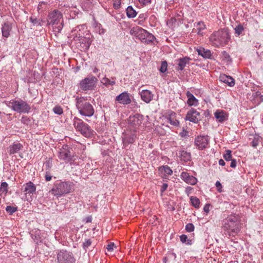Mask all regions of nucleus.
<instances>
[{"label":"nucleus","instance_id":"nucleus-1","mask_svg":"<svg viewBox=\"0 0 263 263\" xmlns=\"http://www.w3.org/2000/svg\"><path fill=\"white\" fill-rule=\"evenodd\" d=\"M240 217L238 215L231 214L223 220V230L230 236H236L240 231Z\"/></svg>","mask_w":263,"mask_h":263},{"label":"nucleus","instance_id":"nucleus-2","mask_svg":"<svg viewBox=\"0 0 263 263\" xmlns=\"http://www.w3.org/2000/svg\"><path fill=\"white\" fill-rule=\"evenodd\" d=\"M230 40V34L226 29H220L213 32L209 37L210 44L216 47L227 45Z\"/></svg>","mask_w":263,"mask_h":263},{"label":"nucleus","instance_id":"nucleus-3","mask_svg":"<svg viewBox=\"0 0 263 263\" xmlns=\"http://www.w3.org/2000/svg\"><path fill=\"white\" fill-rule=\"evenodd\" d=\"M76 106L79 112L83 116L91 117L94 114L93 106L84 98L77 99Z\"/></svg>","mask_w":263,"mask_h":263},{"label":"nucleus","instance_id":"nucleus-4","mask_svg":"<svg viewBox=\"0 0 263 263\" xmlns=\"http://www.w3.org/2000/svg\"><path fill=\"white\" fill-rule=\"evenodd\" d=\"M72 183L70 182H60L54 184L50 192L54 196H61L70 192Z\"/></svg>","mask_w":263,"mask_h":263},{"label":"nucleus","instance_id":"nucleus-5","mask_svg":"<svg viewBox=\"0 0 263 263\" xmlns=\"http://www.w3.org/2000/svg\"><path fill=\"white\" fill-rule=\"evenodd\" d=\"M73 125L77 130L86 137H89L92 134L93 130L90 127L77 118L74 119Z\"/></svg>","mask_w":263,"mask_h":263},{"label":"nucleus","instance_id":"nucleus-6","mask_svg":"<svg viewBox=\"0 0 263 263\" xmlns=\"http://www.w3.org/2000/svg\"><path fill=\"white\" fill-rule=\"evenodd\" d=\"M12 109L18 113H27L30 110V106L23 100H13L10 103Z\"/></svg>","mask_w":263,"mask_h":263},{"label":"nucleus","instance_id":"nucleus-7","mask_svg":"<svg viewBox=\"0 0 263 263\" xmlns=\"http://www.w3.org/2000/svg\"><path fill=\"white\" fill-rule=\"evenodd\" d=\"M59 263H75L76 259L73 254L66 250H61L57 254Z\"/></svg>","mask_w":263,"mask_h":263},{"label":"nucleus","instance_id":"nucleus-8","mask_svg":"<svg viewBox=\"0 0 263 263\" xmlns=\"http://www.w3.org/2000/svg\"><path fill=\"white\" fill-rule=\"evenodd\" d=\"M97 81L96 77L89 76L80 82V87L83 90L92 89L95 87Z\"/></svg>","mask_w":263,"mask_h":263},{"label":"nucleus","instance_id":"nucleus-9","mask_svg":"<svg viewBox=\"0 0 263 263\" xmlns=\"http://www.w3.org/2000/svg\"><path fill=\"white\" fill-rule=\"evenodd\" d=\"M62 14L58 10H54L49 13L47 17V24L49 25H57L60 24L62 18Z\"/></svg>","mask_w":263,"mask_h":263},{"label":"nucleus","instance_id":"nucleus-10","mask_svg":"<svg viewBox=\"0 0 263 263\" xmlns=\"http://www.w3.org/2000/svg\"><path fill=\"white\" fill-rule=\"evenodd\" d=\"M142 123V117L139 115H136L135 116H130L128 119L129 126L131 130L136 132Z\"/></svg>","mask_w":263,"mask_h":263},{"label":"nucleus","instance_id":"nucleus-11","mask_svg":"<svg viewBox=\"0 0 263 263\" xmlns=\"http://www.w3.org/2000/svg\"><path fill=\"white\" fill-rule=\"evenodd\" d=\"M209 142V138L208 136H197L195 140V144L196 147L202 150L207 147Z\"/></svg>","mask_w":263,"mask_h":263},{"label":"nucleus","instance_id":"nucleus-12","mask_svg":"<svg viewBox=\"0 0 263 263\" xmlns=\"http://www.w3.org/2000/svg\"><path fill=\"white\" fill-rule=\"evenodd\" d=\"M200 114L196 110L192 108L186 114L185 119L193 123H197L200 120Z\"/></svg>","mask_w":263,"mask_h":263},{"label":"nucleus","instance_id":"nucleus-13","mask_svg":"<svg viewBox=\"0 0 263 263\" xmlns=\"http://www.w3.org/2000/svg\"><path fill=\"white\" fill-rule=\"evenodd\" d=\"M22 191L25 193L26 197L27 195H30L33 194L36 191V186L31 181L23 184L22 187Z\"/></svg>","mask_w":263,"mask_h":263},{"label":"nucleus","instance_id":"nucleus-14","mask_svg":"<svg viewBox=\"0 0 263 263\" xmlns=\"http://www.w3.org/2000/svg\"><path fill=\"white\" fill-rule=\"evenodd\" d=\"M116 101L123 105H127L131 103L129 94L124 91L117 96L115 99Z\"/></svg>","mask_w":263,"mask_h":263},{"label":"nucleus","instance_id":"nucleus-15","mask_svg":"<svg viewBox=\"0 0 263 263\" xmlns=\"http://www.w3.org/2000/svg\"><path fill=\"white\" fill-rule=\"evenodd\" d=\"M163 117L172 125L178 126L179 124V122L176 119V113L173 111L168 110L163 116Z\"/></svg>","mask_w":263,"mask_h":263},{"label":"nucleus","instance_id":"nucleus-16","mask_svg":"<svg viewBox=\"0 0 263 263\" xmlns=\"http://www.w3.org/2000/svg\"><path fill=\"white\" fill-rule=\"evenodd\" d=\"M180 177L185 182L192 185L196 184L197 182V179L186 172H182Z\"/></svg>","mask_w":263,"mask_h":263},{"label":"nucleus","instance_id":"nucleus-17","mask_svg":"<svg viewBox=\"0 0 263 263\" xmlns=\"http://www.w3.org/2000/svg\"><path fill=\"white\" fill-rule=\"evenodd\" d=\"M59 157L60 159L65 161L66 162H70L72 160V156L70 151L68 149V146L66 145L65 148L60 149Z\"/></svg>","mask_w":263,"mask_h":263},{"label":"nucleus","instance_id":"nucleus-18","mask_svg":"<svg viewBox=\"0 0 263 263\" xmlns=\"http://www.w3.org/2000/svg\"><path fill=\"white\" fill-rule=\"evenodd\" d=\"M140 95L142 101L146 103H149L153 99L154 95L148 90H142Z\"/></svg>","mask_w":263,"mask_h":263},{"label":"nucleus","instance_id":"nucleus-19","mask_svg":"<svg viewBox=\"0 0 263 263\" xmlns=\"http://www.w3.org/2000/svg\"><path fill=\"white\" fill-rule=\"evenodd\" d=\"M214 116L217 120L220 123H223L228 119V114L221 110H216L214 113Z\"/></svg>","mask_w":263,"mask_h":263},{"label":"nucleus","instance_id":"nucleus-20","mask_svg":"<svg viewBox=\"0 0 263 263\" xmlns=\"http://www.w3.org/2000/svg\"><path fill=\"white\" fill-rule=\"evenodd\" d=\"M187 98V104L189 106H197L199 104L198 100L194 97V96L190 91L186 93Z\"/></svg>","mask_w":263,"mask_h":263},{"label":"nucleus","instance_id":"nucleus-21","mask_svg":"<svg viewBox=\"0 0 263 263\" xmlns=\"http://www.w3.org/2000/svg\"><path fill=\"white\" fill-rule=\"evenodd\" d=\"M158 170L162 177H166L173 174V171L168 165L160 166L158 168Z\"/></svg>","mask_w":263,"mask_h":263},{"label":"nucleus","instance_id":"nucleus-22","mask_svg":"<svg viewBox=\"0 0 263 263\" xmlns=\"http://www.w3.org/2000/svg\"><path fill=\"white\" fill-rule=\"evenodd\" d=\"M219 79L221 81L227 84L229 86L232 87L235 85L234 79L230 76L222 74L220 76Z\"/></svg>","mask_w":263,"mask_h":263},{"label":"nucleus","instance_id":"nucleus-23","mask_svg":"<svg viewBox=\"0 0 263 263\" xmlns=\"http://www.w3.org/2000/svg\"><path fill=\"white\" fill-rule=\"evenodd\" d=\"M12 27L11 25L8 23H6L3 26L2 28V35L5 37H8L10 35V31H11Z\"/></svg>","mask_w":263,"mask_h":263},{"label":"nucleus","instance_id":"nucleus-24","mask_svg":"<svg viewBox=\"0 0 263 263\" xmlns=\"http://www.w3.org/2000/svg\"><path fill=\"white\" fill-rule=\"evenodd\" d=\"M191 59L188 57L181 58L178 60V68L180 70H182L186 64H189Z\"/></svg>","mask_w":263,"mask_h":263},{"label":"nucleus","instance_id":"nucleus-25","mask_svg":"<svg viewBox=\"0 0 263 263\" xmlns=\"http://www.w3.org/2000/svg\"><path fill=\"white\" fill-rule=\"evenodd\" d=\"M22 147L23 145L21 143H14L9 146V154L12 155L17 153Z\"/></svg>","mask_w":263,"mask_h":263},{"label":"nucleus","instance_id":"nucleus-26","mask_svg":"<svg viewBox=\"0 0 263 263\" xmlns=\"http://www.w3.org/2000/svg\"><path fill=\"white\" fill-rule=\"evenodd\" d=\"M197 51L199 55L202 56L204 58H210L211 56V52L210 50L205 49L203 48L197 49Z\"/></svg>","mask_w":263,"mask_h":263},{"label":"nucleus","instance_id":"nucleus-27","mask_svg":"<svg viewBox=\"0 0 263 263\" xmlns=\"http://www.w3.org/2000/svg\"><path fill=\"white\" fill-rule=\"evenodd\" d=\"M147 31L142 28H138L137 31V36L141 40L142 42L144 43V40H146V35Z\"/></svg>","mask_w":263,"mask_h":263},{"label":"nucleus","instance_id":"nucleus-28","mask_svg":"<svg viewBox=\"0 0 263 263\" xmlns=\"http://www.w3.org/2000/svg\"><path fill=\"white\" fill-rule=\"evenodd\" d=\"M126 14L128 17L134 18L136 16L137 12L133 7L130 6L126 9Z\"/></svg>","mask_w":263,"mask_h":263},{"label":"nucleus","instance_id":"nucleus-29","mask_svg":"<svg viewBox=\"0 0 263 263\" xmlns=\"http://www.w3.org/2000/svg\"><path fill=\"white\" fill-rule=\"evenodd\" d=\"M253 96L256 99V101L258 104L263 102V96L260 91H257L253 93Z\"/></svg>","mask_w":263,"mask_h":263},{"label":"nucleus","instance_id":"nucleus-30","mask_svg":"<svg viewBox=\"0 0 263 263\" xmlns=\"http://www.w3.org/2000/svg\"><path fill=\"white\" fill-rule=\"evenodd\" d=\"M8 184L6 182H2L0 185V196L2 195L3 194H5V195L8 192Z\"/></svg>","mask_w":263,"mask_h":263},{"label":"nucleus","instance_id":"nucleus-31","mask_svg":"<svg viewBox=\"0 0 263 263\" xmlns=\"http://www.w3.org/2000/svg\"><path fill=\"white\" fill-rule=\"evenodd\" d=\"M179 155L182 159H184V161L189 160L191 158L190 154L187 153L186 151H180Z\"/></svg>","mask_w":263,"mask_h":263},{"label":"nucleus","instance_id":"nucleus-32","mask_svg":"<svg viewBox=\"0 0 263 263\" xmlns=\"http://www.w3.org/2000/svg\"><path fill=\"white\" fill-rule=\"evenodd\" d=\"M192 205L196 208H198L200 205V200L196 197H191L190 198Z\"/></svg>","mask_w":263,"mask_h":263},{"label":"nucleus","instance_id":"nucleus-33","mask_svg":"<svg viewBox=\"0 0 263 263\" xmlns=\"http://www.w3.org/2000/svg\"><path fill=\"white\" fill-rule=\"evenodd\" d=\"M101 82L106 86L108 85L112 86L115 84L116 82L114 80H110L108 78L104 77L102 79Z\"/></svg>","mask_w":263,"mask_h":263},{"label":"nucleus","instance_id":"nucleus-34","mask_svg":"<svg viewBox=\"0 0 263 263\" xmlns=\"http://www.w3.org/2000/svg\"><path fill=\"white\" fill-rule=\"evenodd\" d=\"M155 39L156 37H155L154 35L147 32V33H146V40H144V43L146 44H149L150 43L153 42Z\"/></svg>","mask_w":263,"mask_h":263},{"label":"nucleus","instance_id":"nucleus-35","mask_svg":"<svg viewBox=\"0 0 263 263\" xmlns=\"http://www.w3.org/2000/svg\"><path fill=\"white\" fill-rule=\"evenodd\" d=\"M222 60L227 64L229 63L231 61L229 54L227 53L226 51L222 52Z\"/></svg>","mask_w":263,"mask_h":263},{"label":"nucleus","instance_id":"nucleus-36","mask_svg":"<svg viewBox=\"0 0 263 263\" xmlns=\"http://www.w3.org/2000/svg\"><path fill=\"white\" fill-rule=\"evenodd\" d=\"M135 141L134 137H125L123 140V143L124 145L128 144L129 143H133Z\"/></svg>","mask_w":263,"mask_h":263},{"label":"nucleus","instance_id":"nucleus-37","mask_svg":"<svg viewBox=\"0 0 263 263\" xmlns=\"http://www.w3.org/2000/svg\"><path fill=\"white\" fill-rule=\"evenodd\" d=\"M53 110L55 114L58 115H61L63 112V108L60 106L58 105L55 106L53 108Z\"/></svg>","mask_w":263,"mask_h":263},{"label":"nucleus","instance_id":"nucleus-38","mask_svg":"<svg viewBox=\"0 0 263 263\" xmlns=\"http://www.w3.org/2000/svg\"><path fill=\"white\" fill-rule=\"evenodd\" d=\"M167 63L166 61H163L161 63V66L160 68L159 69V70L161 72L164 73L167 70Z\"/></svg>","mask_w":263,"mask_h":263},{"label":"nucleus","instance_id":"nucleus-39","mask_svg":"<svg viewBox=\"0 0 263 263\" xmlns=\"http://www.w3.org/2000/svg\"><path fill=\"white\" fill-rule=\"evenodd\" d=\"M243 30V27L241 25H238L235 28V33L238 35H240Z\"/></svg>","mask_w":263,"mask_h":263},{"label":"nucleus","instance_id":"nucleus-40","mask_svg":"<svg viewBox=\"0 0 263 263\" xmlns=\"http://www.w3.org/2000/svg\"><path fill=\"white\" fill-rule=\"evenodd\" d=\"M180 240L183 243L187 242V245H191V240L187 239V237L186 235L183 234L180 237Z\"/></svg>","mask_w":263,"mask_h":263},{"label":"nucleus","instance_id":"nucleus-41","mask_svg":"<svg viewBox=\"0 0 263 263\" xmlns=\"http://www.w3.org/2000/svg\"><path fill=\"white\" fill-rule=\"evenodd\" d=\"M223 157L226 161H230L231 159L232 155L230 150H227L226 153L223 155Z\"/></svg>","mask_w":263,"mask_h":263},{"label":"nucleus","instance_id":"nucleus-42","mask_svg":"<svg viewBox=\"0 0 263 263\" xmlns=\"http://www.w3.org/2000/svg\"><path fill=\"white\" fill-rule=\"evenodd\" d=\"M197 29L198 30V33H200V31L205 28V25L203 22H199L197 24Z\"/></svg>","mask_w":263,"mask_h":263},{"label":"nucleus","instance_id":"nucleus-43","mask_svg":"<svg viewBox=\"0 0 263 263\" xmlns=\"http://www.w3.org/2000/svg\"><path fill=\"white\" fill-rule=\"evenodd\" d=\"M185 230L189 232H192L194 230V226L192 223H187L185 226Z\"/></svg>","mask_w":263,"mask_h":263},{"label":"nucleus","instance_id":"nucleus-44","mask_svg":"<svg viewBox=\"0 0 263 263\" xmlns=\"http://www.w3.org/2000/svg\"><path fill=\"white\" fill-rule=\"evenodd\" d=\"M6 210L7 212L12 214L16 211L17 208L11 206H7Z\"/></svg>","mask_w":263,"mask_h":263},{"label":"nucleus","instance_id":"nucleus-45","mask_svg":"<svg viewBox=\"0 0 263 263\" xmlns=\"http://www.w3.org/2000/svg\"><path fill=\"white\" fill-rule=\"evenodd\" d=\"M114 248L116 247L115 246V244L114 242L109 243L106 247L107 251L110 252L113 251Z\"/></svg>","mask_w":263,"mask_h":263},{"label":"nucleus","instance_id":"nucleus-46","mask_svg":"<svg viewBox=\"0 0 263 263\" xmlns=\"http://www.w3.org/2000/svg\"><path fill=\"white\" fill-rule=\"evenodd\" d=\"M168 187V184L167 183H163L161 187V195H162V194L165 191Z\"/></svg>","mask_w":263,"mask_h":263},{"label":"nucleus","instance_id":"nucleus-47","mask_svg":"<svg viewBox=\"0 0 263 263\" xmlns=\"http://www.w3.org/2000/svg\"><path fill=\"white\" fill-rule=\"evenodd\" d=\"M215 185L217 189V191L220 193L221 192H222V185H221V184L220 183V182L219 181H216V182L215 183Z\"/></svg>","mask_w":263,"mask_h":263},{"label":"nucleus","instance_id":"nucleus-48","mask_svg":"<svg viewBox=\"0 0 263 263\" xmlns=\"http://www.w3.org/2000/svg\"><path fill=\"white\" fill-rule=\"evenodd\" d=\"M139 2L143 5H146L151 3V0H139Z\"/></svg>","mask_w":263,"mask_h":263},{"label":"nucleus","instance_id":"nucleus-49","mask_svg":"<svg viewBox=\"0 0 263 263\" xmlns=\"http://www.w3.org/2000/svg\"><path fill=\"white\" fill-rule=\"evenodd\" d=\"M30 21H31L32 23H33V24H39V25H41V24H40V22L39 20H37V18H33L32 17H31L30 18Z\"/></svg>","mask_w":263,"mask_h":263},{"label":"nucleus","instance_id":"nucleus-50","mask_svg":"<svg viewBox=\"0 0 263 263\" xmlns=\"http://www.w3.org/2000/svg\"><path fill=\"white\" fill-rule=\"evenodd\" d=\"M45 5H46V3L44 2H40L38 5V7H37L38 10H40L43 9V6H45Z\"/></svg>","mask_w":263,"mask_h":263},{"label":"nucleus","instance_id":"nucleus-51","mask_svg":"<svg viewBox=\"0 0 263 263\" xmlns=\"http://www.w3.org/2000/svg\"><path fill=\"white\" fill-rule=\"evenodd\" d=\"M231 167L233 168H235L236 166V161L235 160L233 159L231 160V162L230 164Z\"/></svg>","mask_w":263,"mask_h":263},{"label":"nucleus","instance_id":"nucleus-52","mask_svg":"<svg viewBox=\"0 0 263 263\" xmlns=\"http://www.w3.org/2000/svg\"><path fill=\"white\" fill-rule=\"evenodd\" d=\"M203 209L205 212L208 213L209 211V206L208 204L205 205Z\"/></svg>","mask_w":263,"mask_h":263},{"label":"nucleus","instance_id":"nucleus-53","mask_svg":"<svg viewBox=\"0 0 263 263\" xmlns=\"http://www.w3.org/2000/svg\"><path fill=\"white\" fill-rule=\"evenodd\" d=\"M219 164L221 166H224L225 165V162L223 160L220 159L219 161Z\"/></svg>","mask_w":263,"mask_h":263},{"label":"nucleus","instance_id":"nucleus-54","mask_svg":"<svg viewBox=\"0 0 263 263\" xmlns=\"http://www.w3.org/2000/svg\"><path fill=\"white\" fill-rule=\"evenodd\" d=\"M45 179H46V180L47 181H50L51 179V176H49V175H46L45 176Z\"/></svg>","mask_w":263,"mask_h":263},{"label":"nucleus","instance_id":"nucleus-55","mask_svg":"<svg viewBox=\"0 0 263 263\" xmlns=\"http://www.w3.org/2000/svg\"><path fill=\"white\" fill-rule=\"evenodd\" d=\"M258 145V143L257 142L255 141H252V146L254 147H256L257 145Z\"/></svg>","mask_w":263,"mask_h":263},{"label":"nucleus","instance_id":"nucleus-56","mask_svg":"<svg viewBox=\"0 0 263 263\" xmlns=\"http://www.w3.org/2000/svg\"><path fill=\"white\" fill-rule=\"evenodd\" d=\"M62 27H63V25H62V23H61V24L58 27V30H61Z\"/></svg>","mask_w":263,"mask_h":263},{"label":"nucleus","instance_id":"nucleus-57","mask_svg":"<svg viewBox=\"0 0 263 263\" xmlns=\"http://www.w3.org/2000/svg\"><path fill=\"white\" fill-rule=\"evenodd\" d=\"M93 72L96 73L98 71V69L96 67H95L93 70Z\"/></svg>","mask_w":263,"mask_h":263}]
</instances>
